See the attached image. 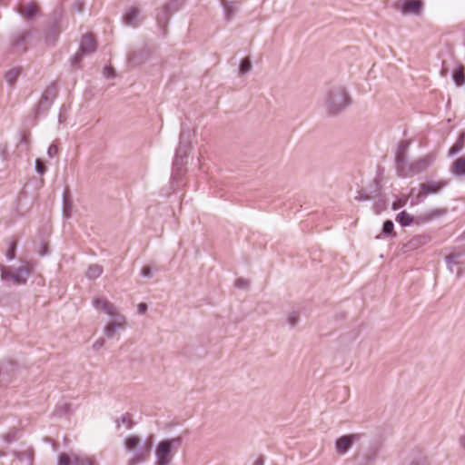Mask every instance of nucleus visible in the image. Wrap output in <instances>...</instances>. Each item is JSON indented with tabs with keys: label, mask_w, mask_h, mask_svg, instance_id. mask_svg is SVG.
<instances>
[{
	"label": "nucleus",
	"mask_w": 465,
	"mask_h": 465,
	"mask_svg": "<svg viewBox=\"0 0 465 465\" xmlns=\"http://www.w3.org/2000/svg\"><path fill=\"white\" fill-rule=\"evenodd\" d=\"M18 147L25 152H27L30 148V134L27 132L19 133V143Z\"/></svg>",
	"instance_id": "obj_29"
},
{
	"label": "nucleus",
	"mask_w": 465,
	"mask_h": 465,
	"mask_svg": "<svg viewBox=\"0 0 465 465\" xmlns=\"http://www.w3.org/2000/svg\"><path fill=\"white\" fill-rule=\"evenodd\" d=\"M446 262V264H447V268L448 270L450 272H454V265H456L458 262L456 261H452V260H445Z\"/></svg>",
	"instance_id": "obj_48"
},
{
	"label": "nucleus",
	"mask_w": 465,
	"mask_h": 465,
	"mask_svg": "<svg viewBox=\"0 0 465 465\" xmlns=\"http://www.w3.org/2000/svg\"><path fill=\"white\" fill-rule=\"evenodd\" d=\"M299 322V313L295 311H292L287 315V322L291 327H294L297 325Z\"/></svg>",
	"instance_id": "obj_37"
},
{
	"label": "nucleus",
	"mask_w": 465,
	"mask_h": 465,
	"mask_svg": "<svg viewBox=\"0 0 465 465\" xmlns=\"http://www.w3.org/2000/svg\"><path fill=\"white\" fill-rule=\"evenodd\" d=\"M12 280L16 283H25V279L21 278L18 272H15V274L11 275Z\"/></svg>",
	"instance_id": "obj_47"
},
{
	"label": "nucleus",
	"mask_w": 465,
	"mask_h": 465,
	"mask_svg": "<svg viewBox=\"0 0 465 465\" xmlns=\"http://www.w3.org/2000/svg\"><path fill=\"white\" fill-rule=\"evenodd\" d=\"M415 221L416 218L404 210L399 213L396 216V222L399 223L401 227H408L415 223Z\"/></svg>",
	"instance_id": "obj_22"
},
{
	"label": "nucleus",
	"mask_w": 465,
	"mask_h": 465,
	"mask_svg": "<svg viewBox=\"0 0 465 465\" xmlns=\"http://www.w3.org/2000/svg\"><path fill=\"white\" fill-rule=\"evenodd\" d=\"M38 12V6L35 3H32L27 5L26 8L21 12V14L26 19H33L37 15Z\"/></svg>",
	"instance_id": "obj_30"
},
{
	"label": "nucleus",
	"mask_w": 465,
	"mask_h": 465,
	"mask_svg": "<svg viewBox=\"0 0 465 465\" xmlns=\"http://www.w3.org/2000/svg\"><path fill=\"white\" fill-rule=\"evenodd\" d=\"M361 438V434H347L342 435L336 440L335 449L339 455H344L352 447V445L358 441Z\"/></svg>",
	"instance_id": "obj_8"
},
{
	"label": "nucleus",
	"mask_w": 465,
	"mask_h": 465,
	"mask_svg": "<svg viewBox=\"0 0 465 465\" xmlns=\"http://www.w3.org/2000/svg\"><path fill=\"white\" fill-rule=\"evenodd\" d=\"M104 272V269L99 264H92L90 265L85 272V276L89 280H94L99 278Z\"/></svg>",
	"instance_id": "obj_26"
},
{
	"label": "nucleus",
	"mask_w": 465,
	"mask_h": 465,
	"mask_svg": "<svg viewBox=\"0 0 465 465\" xmlns=\"http://www.w3.org/2000/svg\"><path fill=\"white\" fill-rule=\"evenodd\" d=\"M380 181L378 178H375L373 181V185L371 189L370 190V194L361 191L359 193V194L355 197V200L359 202L362 201H368V200H374L380 196Z\"/></svg>",
	"instance_id": "obj_15"
},
{
	"label": "nucleus",
	"mask_w": 465,
	"mask_h": 465,
	"mask_svg": "<svg viewBox=\"0 0 465 465\" xmlns=\"http://www.w3.org/2000/svg\"><path fill=\"white\" fill-rule=\"evenodd\" d=\"M141 276L143 278H152L153 277V272L150 266H144L143 267L141 271Z\"/></svg>",
	"instance_id": "obj_43"
},
{
	"label": "nucleus",
	"mask_w": 465,
	"mask_h": 465,
	"mask_svg": "<svg viewBox=\"0 0 465 465\" xmlns=\"http://www.w3.org/2000/svg\"><path fill=\"white\" fill-rule=\"evenodd\" d=\"M62 204H63L64 217L66 219L70 218L71 211H72V202H71V196H70L69 191L64 192L63 198H62Z\"/></svg>",
	"instance_id": "obj_24"
},
{
	"label": "nucleus",
	"mask_w": 465,
	"mask_h": 465,
	"mask_svg": "<svg viewBox=\"0 0 465 465\" xmlns=\"http://www.w3.org/2000/svg\"><path fill=\"white\" fill-rule=\"evenodd\" d=\"M409 146H410V143L408 141H402L400 143V144L398 146L397 153H395V156H394L395 171H397L398 167H399V159H402L403 162H407L406 153L409 149Z\"/></svg>",
	"instance_id": "obj_20"
},
{
	"label": "nucleus",
	"mask_w": 465,
	"mask_h": 465,
	"mask_svg": "<svg viewBox=\"0 0 465 465\" xmlns=\"http://www.w3.org/2000/svg\"><path fill=\"white\" fill-rule=\"evenodd\" d=\"M84 55L85 54H82V52L78 50V52L70 59L71 65L73 67H79Z\"/></svg>",
	"instance_id": "obj_38"
},
{
	"label": "nucleus",
	"mask_w": 465,
	"mask_h": 465,
	"mask_svg": "<svg viewBox=\"0 0 465 465\" xmlns=\"http://www.w3.org/2000/svg\"><path fill=\"white\" fill-rule=\"evenodd\" d=\"M464 272H465V269H459L456 273L457 278H460Z\"/></svg>",
	"instance_id": "obj_55"
},
{
	"label": "nucleus",
	"mask_w": 465,
	"mask_h": 465,
	"mask_svg": "<svg viewBox=\"0 0 465 465\" xmlns=\"http://www.w3.org/2000/svg\"><path fill=\"white\" fill-rule=\"evenodd\" d=\"M113 322H109L104 330V334L106 338H113L114 332L123 328V324L125 322L124 315L118 312L114 313V316H110Z\"/></svg>",
	"instance_id": "obj_10"
},
{
	"label": "nucleus",
	"mask_w": 465,
	"mask_h": 465,
	"mask_svg": "<svg viewBox=\"0 0 465 465\" xmlns=\"http://www.w3.org/2000/svg\"><path fill=\"white\" fill-rule=\"evenodd\" d=\"M139 14H140V9L138 7H135V6L131 7L129 9V11H127L123 16L124 24L127 25L134 26V27L137 26L138 25L137 18H138Z\"/></svg>",
	"instance_id": "obj_19"
},
{
	"label": "nucleus",
	"mask_w": 465,
	"mask_h": 465,
	"mask_svg": "<svg viewBox=\"0 0 465 465\" xmlns=\"http://www.w3.org/2000/svg\"><path fill=\"white\" fill-rule=\"evenodd\" d=\"M103 74L106 78H114L115 76V71L112 66H104Z\"/></svg>",
	"instance_id": "obj_42"
},
{
	"label": "nucleus",
	"mask_w": 465,
	"mask_h": 465,
	"mask_svg": "<svg viewBox=\"0 0 465 465\" xmlns=\"http://www.w3.org/2000/svg\"><path fill=\"white\" fill-rule=\"evenodd\" d=\"M437 154L434 152L412 162H403L399 159V167L396 171L400 178H411L425 173L436 161Z\"/></svg>",
	"instance_id": "obj_3"
},
{
	"label": "nucleus",
	"mask_w": 465,
	"mask_h": 465,
	"mask_svg": "<svg viewBox=\"0 0 465 465\" xmlns=\"http://www.w3.org/2000/svg\"><path fill=\"white\" fill-rule=\"evenodd\" d=\"M449 185V181L439 180V181H429L420 184V189L423 190L427 195L436 194L441 192Z\"/></svg>",
	"instance_id": "obj_11"
},
{
	"label": "nucleus",
	"mask_w": 465,
	"mask_h": 465,
	"mask_svg": "<svg viewBox=\"0 0 465 465\" xmlns=\"http://www.w3.org/2000/svg\"><path fill=\"white\" fill-rule=\"evenodd\" d=\"M465 134H460L456 143L450 148L448 155L450 157L458 154L464 147Z\"/></svg>",
	"instance_id": "obj_27"
},
{
	"label": "nucleus",
	"mask_w": 465,
	"mask_h": 465,
	"mask_svg": "<svg viewBox=\"0 0 465 465\" xmlns=\"http://www.w3.org/2000/svg\"><path fill=\"white\" fill-rule=\"evenodd\" d=\"M253 465H264V460L262 457L258 458Z\"/></svg>",
	"instance_id": "obj_54"
},
{
	"label": "nucleus",
	"mask_w": 465,
	"mask_h": 465,
	"mask_svg": "<svg viewBox=\"0 0 465 465\" xmlns=\"http://www.w3.org/2000/svg\"><path fill=\"white\" fill-rule=\"evenodd\" d=\"M405 203V202H402V203H400V201H397V202H393L392 203V209L393 210H398L401 205H403Z\"/></svg>",
	"instance_id": "obj_52"
},
{
	"label": "nucleus",
	"mask_w": 465,
	"mask_h": 465,
	"mask_svg": "<svg viewBox=\"0 0 465 465\" xmlns=\"http://www.w3.org/2000/svg\"><path fill=\"white\" fill-rule=\"evenodd\" d=\"M401 11L404 15H420L422 11L423 2L421 0H401Z\"/></svg>",
	"instance_id": "obj_14"
},
{
	"label": "nucleus",
	"mask_w": 465,
	"mask_h": 465,
	"mask_svg": "<svg viewBox=\"0 0 465 465\" xmlns=\"http://www.w3.org/2000/svg\"><path fill=\"white\" fill-rule=\"evenodd\" d=\"M453 82L457 85H462L465 83V68L463 65L460 64L456 66V68L452 71L451 74Z\"/></svg>",
	"instance_id": "obj_25"
},
{
	"label": "nucleus",
	"mask_w": 465,
	"mask_h": 465,
	"mask_svg": "<svg viewBox=\"0 0 465 465\" xmlns=\"http://www.w3.org/2000/svg\"><path fill=\"white\" fill-rule=\"evenodd\" d=\"M411 465H428V464L425 460H420V461H413V462H411Z\"/></svg>",
	"instance_id": "obj_56"
},
{
	"label": "nucleus",
	"mask_w": 465,
	"mask_h": 465,
	"mask_svg": "<svg viewBox=\"0 0 465 465\" xmlns=\"http://www.w3.org/2000/svg\"><path fill=\"white\" fill-rule=\"evenodd\" d=\"M57 465H74L73 457L62 452L57 456Z\"/></svg>",
	"instance_id": "obj_34"
},
{
	"label": "nucleus",
	"mask_w": 465,
	"mask_h": 465,
	"mask_svg": "<svg viewBox=\"0 0 465 465\" xmlns=\"http://www.w3.org/2000/svg\"><path fill=\"white\" fill-rule=\"evenodd\" d=\"M8 368H10L11 370H14V369L17 368V365L12 361H7L5 363H1L0 364V381H3L4 375L6 372Z\"/></svg>",
	"instance_id": "obj_35"
},
{
	"label": "nucleus",
	"mask_w": 465,
	"mask_h": 465,
	"mask_svg": "<svg viewBox=\"0 0 465 465\" xmlns=\"http://www.w3.org/2000/svg\"><path fill=\"white\" fill-rule=\"evenodd\" d=\"M382 234L390 238H394L396 233L394 232V223L391 220H386L382 225Z\"/></svg>",
	"instance_id": "obj_31"
},
{
	"label": "nucleus",
	"mask_w": 465,
	"mask_h": 465,
	"mask_svg": "<svg viewBox=\"0 0 465 465\" xmlns=\"http://www.w3.org/2000/svg\"><path fill=\"white\" fill-rule=\"evenodd\" d=\"M252 69V62L249 57L243 58L240 61L239 64V74H245L249 73Z\"/></svg>",
	"instance_id": "obj_32"
},
{
	"label": "nucleus",
	"mask_w": 465,
	"mask_h": 465,
	"mask_svg": "<svg viewBox=\"0 0 465 465\" xmlns=\"http://www.w3.org/2000/svg\"><path fill=\"white\" fill-rule=\"evenodd\" d=\"M40 254H41L42 256L46 255V254H47L46 250L45 249L44 251H42V252H40Z\"/></svg>",
	"instance_id": "obj_58"
},
{
	"label": "nucleus",
	"mask_w": 465,
	"mask_h": 465,
	"mask_svg": "<svg viewBox=\"0 0 465 465\" xmlns=\"http://www.w3.org/2000/svg\"><path fill=\"white\" fill-rule=\"evenodd\" d=\"M247 284L246 280L244 279H238L236 282V286L239 288H242Z\"/></svg>",
	"instance_id": "obj_51"
},
{
	"label": "nucleus",
	"mask_w": 465,
	"mask_h": 465,
	"mask_svg": "<svg viewBox=\"0 0 465 465\" xmlns=\"http://www.w3.org/2000/svg\"><path fill=\"white\" fill-rule=\"evenodd\" d=\"M74 465H98L94 457L87 456L84 453H75L73 455Z\"/></svg>",
	"instance_id": "obj_21"
},
{
	"label": "nucleus",
	"mask_w": 465,
	"mask_h": 465,
	"mask_svg": "<svg viewBox=\"0 0 465 465\" xmlns=\"http://www.w3.org/2000/svg\"><path fill=\"white\" fill-rule=\"evenodd\" d=\"M183 442L181 436L167 438L157 442L154 447V465H171L173 456Z\"/></svg>",
	"instance_id": "obj_4"
},
{
	"label": "nucleus",
	"mask_w": 465,
	"mask_h": 465,
	"mask_svg": "<svg viewBox=\"0 0 465 465\" xmlns=\"http://www.w3.org/2000/svg\"><path fill=\"white\" fill-rule=\"evenodd\" d=\"M172 15L173 11L171 10V6L169 4H166L163 6L162 10L156 15L157 25L159 28L163 31V35L167 34L166 27Z\"/></svg>",
	"instance_id": "obj_12"
},
{
	"label": "nucleus",
	"mask_w": 465,
	"mask_h": 465,
	"mask_svg": "<svg viewBox=\"0 0 465 465\" xmlns=\"http://www.w3.org/2000/svg\"><path fill=\"white\" fill-rule=\"evenodd\" d=\"M96 50V40L94 35L92 33H87L83 35L80 45H79V51L82 52V54H91L94 53Z\"/></svg>",
	"instance_id": "obj_13"
},
{
	"label": "nucleus",
	"mask_w": 465,
	"mask_h": 465,
	"mask_svg": "<svg viewBox=\"0 0 465 465\" xmlns=\"http://www.w3.org/2000/svg\"><path fill=\"white\" fill-rule=\"evenodd\" d=\"M50 30H51L52 34H54V35H55L58 34L57 25H56V24H55V23H53V24L51 25V26H50Z\"/></svg>",
	"instance_id": "obj_53"
},
{
	"label": "nucleus",
	"mask_w": 465,
	"mask_h": 465,
	"mask_svg": "<svg viewBox=\"0 0 465 465\" xmlns=\"http://www.w3.org/2000/svg\"><path fill=\"white\" fill-rule=\"evenodd\" d=\"M190 128L182 124V130L179 137V144L175 150L173 160V171L171 175L172 183H177L181 178L182 167L186 163L187 153L190 150Z\"/></svg>",
	"instance_id": "obj_1"
},
{
	"label": "nucleus",
	"mask_w": 465,
	"mask_h": 465,
	"mask_svg": "<svg viewBox=\"0 0 465 465\" xmlns=\"http://www.w3.org/2000/svg\"><path fill=\"white\" fill-rule=\"evenodd\" d=\"M93 305L96 310L104 312L109 316H114V313L117 312L113 304L100 298L94 299L93 301Z\"/></svg>",
	"instance_id": "obj_17"
},
{
	"label": "nucleus",
	"mask_w": 465,
	"mask_h": 465,
	"mask_svg": "<svg viewBox=\"0 0 465 465\" xmlns=\"http://www.w3.org/2000/svg\"><path fill=\"white\" fill-rule=\"evenodd\" d=\"M351 104L346 89H330L326 96V109L330 114H336Z\"/></svg>",
	"instance_id": "obj_5"
},
{
	"label": "nucleus",
	"mask_w": 465,
	"mask_h": 465,
	"mask_svg": "<svg viewBox=\"0 0 465 465\" xmlns=\"http://www.w3.org/2000/svg\"><path fill=\"white\" fill-rule=\"evenodd\" d=\"M105 344V341L104 339L103 338H100L99 340H97L94 344H93V350L94 351H98L100 350L101 348H103Z\"/></svg>",
	"instance_id": "obj_45"
},
{
	"label": "nucleus",
	"mask_w": 465,
	"mask_h": 465,
	"mask_svg": "<svg viewBox=\"0 0 465 465\" xmlns=\"http://www.w3.org/2000/svg\"><path fill=\"white\" fill-rule=\"evenodd\" d=\"M153 445V437H149L144 441L137 435H130L124 440V449L131 452L129 465H140L149 457Z\"/></svg>",
	"instance_id": "obj_2"
},
{
	"label": "nucleus",
	"mask_w": 465,
	"mask_h": 465,
	"mask_svg": "<svg viewBox=\"0 0 465 465\" xmlns=\"http://www.w3.org/2000/svg\"><path fill=\"white\" fill-rule=\"evenodd\" d=\"M65 109L64 105H62L59 115H58V121L60 124H64L65 122V117L63 115V111Z\"/></svg>",
	"instance_id": "obj_50"
},
{
	"label": "nucleus",
	"mask_w": 465,
	"mask_h": 465,
	"mask_svg": "<svg viewBox=\"0 0 465 465\" xmlns=\"http://www.w3.org/2000/svg\"><path fill=\"white\" fill-rule=\"evenodd\" d=\"M22 271L25 273H29V270L27 268H24Z\"/></svg>",
	"instance_id": "obj_59"
},
{
	"label": "nucleus",
	"mask_w": 465,
	"mask_h": 465,
	"mask_svg": "<svg viewBox=\"0 0 465 465\" xmlns=\"http://www.w3.org/2000/svg\"><path fill=\"white\" fill-rule=\"evenodd\" d=\"M137 310L140 314H144L147 312V305L143 302L139 303Z\"/></svg>",
	"instance_id": "obj_49"
},
{
	"label": "nucleus",
	"mask_w": 465,
	"mask_h": 465,
	"mask_svg": "<svg viewBox=\"0 0 465 465\" xmlns=\"http://www.w3.org/2000/svg\"><path fill=\"white\" fill-rule=\"evenodd\" d=\"M15 252H16V243H15V242L12 241L8 244V250L5 254L7 262H11L15 259Z\"/></svg>",
	"instance_id": "obj_36"
},
{
	"label": "nucleus",
	"mask_w": 465,
	"mask_h": 465,
	"mask_svg": "<svg viewBox=\"0 0 465 465\" xmlns=\"http://www.w3.org/2000/svg\"><path fill=\"white\" fill-rule=\"evenodd\" d=\"M19 74H20V68L11 69V70L7 71L5 75L6 82L10 85H13L15 83Z\"/></svg>",
	"instance_id": "obj_33"
},
{
	"label": "nucleus",
	"mask_w": 465,
	"mask_h": 465,
	"mask_svg": "<svg viewBox=\"0 0 465 465\" xmlns=\"http://www.w3.org/2000/svg\"><path fill=\"white\" fill-rule=\"evenodd\" d=\"M460 443L465 449V435L460 437Z\"/></svg>",
	"instance_id": "obj_57"
},
{
	"label": "nucleus",
	"mask_w": 465,
	"mask_h": 465,
	"mask_svg": "<svg viewBox=\"0 0 465 465\" xmlns=\"http://www.w3.org/2000/svg\"><path fill=\"white\" fill-rule=\"evenodd\" d=\"M462 254L460 252H452L447 256H445L444 260H452V261H456L460 258H461Z\"/></svg>",
	"instance_id": "obj_46"
},
{
	"label": "nucleus",
	"mask_w": 465,
	"mask_h": 465,
	"mask_svg": "<svg viewBox=\"0 0 465 465\" xmlns=\"http://www.w3.org/2000/svg\"><path fill=\"white\" fill-rule=\"evenodd\" d=\"M57 97V89H45L40 100L33 109L34 118L37 120L47 114Z\"/></svg>",
	"instance_id": "obj_7"
},
{
	"label": "nucleus",
	"mask_w": 465,
	"mask_h": 465,
	"mask_svg": "<svg viewBox=\"0 0 465 465\" xmlns=\"http://www.w3.org/2000/svg\"><path fill=\"white\" fill-rule=\"evenodd\" d=\"M446 214H447L446 208L431 209V210H429L426 213L417 216L415 223L418 225L425 224L433 220H437Z\"/></svg>",
	"instance_id": "obj_9"
},
{
	"label": "nucleus",
	"mask_w": 465,
	"mask_h": 465,
	"mask_svg": "<svg viewBox=\"0 0 465 465\" xmlns=\"http://www.w3.org/2000/svg\"><path fill=\"white\" fill-rule=\"evenodd\" d=\"M415 188H412L411 190V206H415V205H418L420 203H424V201L426 200L427 198V193H424L423 190L420 189V191L418 192V193L416 195H414V192H415Z\"/></svg>",
	"instance_id": "obj_28"
},
{
	"label": "nucleus",
	"mask_w": 465,
	"mask_h": 465,
	"mask_svg": "<svg viewBox=\"0 0 465 465\" xmlns=\"http://www.w3.org/2000/svg\"><path fill=\"white\" fill-rule=\"evenodd\" d=\"M33 29L23 30L15 33L10 37V51L13 54H22L28 49V45L33 37Z\"/></svg>",
	"instance_id": "obj_6"
},
{
	"label": "nucleus",
	"mask_w": 465,
	"mask_h": 465,
	"mask_svg": "<svg viewBox=\"0 0 465 465\" xmlns=\"http://www.w3.org/2000/svg\"><path fill=\"white\" fill-rule=\"evenodd\" d=\"M221 5L223 8L224 19L230 22L239 10V2L221 0Z\"/></svg>",
	"instance_id": "obj_16"
},
{
	"label": "nucleus",
	"mask_w": 465,
	"mask_h": 465,
	"mask_svg": "<svg viewBox=\"0 0 465 465\" xmlns=\"http://www.w3.org/2000/svg\"><path fill=\"white\" fill-rule=\"evenodd\" d=\"M74 9L78 13H82L84 9V2L81 0H76L74 3Z\"/></svg>",
	"instance_id": "obj_44"
},
{
	"label": "nucleus",
	"mask_w": 465,
	"mask_h": 465,
	"mask_svg": "<svg viewBox=\"0 0 465 465\" xmlns=\"http://www.w3.org/2000/svg\"><path fill=\"white\" fill-rule=\"evenodd\" d=\"M450 173L455 177L465 176V156L459 157L452 163Z\"/></svg>",
	"instance_id": "obj_18"
},
{
	"label": "nucleus",
	"mask_w": 465,
	"mask_h": 465,
	"mask_svg": "<svg viewBox=\"0 0 465 465\" xmlns=\"http://www.w3.org/2000/svg\"><path fill=\"white\" fill-rule=\"evenodd\" d=\"M35 168L36 173L39 175H43L46 171L45 166L42 163V162L39 159H36L35 161Z\"/></svg>",
	"instance_id": "obj_41"
},
{
	"label": "nucleus",
	"mask_w": 465,
	"mask_h": 465,
	"mask_svg": "<svg viewBox=\"0 0 465 465\" xmlns=\"http://www.w3.org/2000/svg\"><path fill=\"white\" fill-rule=\"evenodd\" d=\"M58 146L55 143H52L47 149V155L50 158H54L58 155Z\"/></svg>",
	"instance_id": "obj_40"
},
{
	"label": "nucleus",
	"mask_w": 465,
	"mask_h": 465,
	"mask_svg": "<svg viewBox=\"0 0 465 465\" xmlns=\"http://www.w3.org/2000/svg\"><path fill=\"white\" fill-rule=\"evenodd\" d=\"M17 439L18 438H17V430H11L4 436V440L7 443H12V442L17 440Z\"/></svg>",
	"instance_id": "obj_39"
},
{
	"label": "nucleus",
	"mask_w": 465,
	"mask_h": 465,
	"mask_svg": "<svg viewBox=\"0 0 465 465\" xmlns=\"http://www.w3.org/2000/svg\"><path fill=\"white\" fill-rule=\"evenodd\" d=\"M115 425L117 429L124 425L125 430H131L135 425V422L132 420L131 414L126 412L115 420Z\"/></svg>",
	"instance_id": "obj_23"
}]
</instances>
